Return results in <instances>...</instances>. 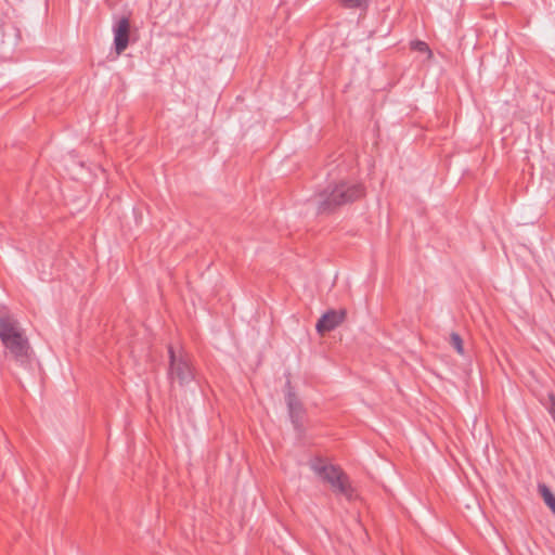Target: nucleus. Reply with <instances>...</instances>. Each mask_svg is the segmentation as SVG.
<instances>
[{
  "instance_id": "nucleus-1",
  "label": "nucleus",
  "mask_w": 555,
  "mask_h": 555,
  "mask_svg": "<svg viewBox=\"0 0 555 555\" xmlns=\"http://www.w3.org/2000/svg\"><path fill=\"white\" fill-rule=\"evenodd\" d=\"M0 340L5 348V357L22 367L29 365L33 357L29 340L17 320L8 313L0 314Z\"/></svg>"
},
{
  "instance_id": "nucleus-2",
  "label": "nucleus",
  "mask_w": 555,
  "mask_h": 555,
  "mask_svg": "<svg viewBox=\"0 0 555 555\" xmlns=\"http://www.w3.org/2000/svg\"><path fill=\"white\" fill-rule=\"evenodd\" d=\"M364 195V189L359 183H349L341 181L334 185H328L319 195L320 214H330L341 205L352 203Z\"/></svg>"
},
{
  "instance_id": "nucleus-3",
  "label": "nucleus",
  "mask_w": 555,
  "mask_h": 555,
  "mask_svg": "<svg viewBox=\"0 0 555 555\" xmlns=\"http://www.w3.org/2000/svg\"><path fill=\"white\" fill-rule=\"evenodd\" d=\"M168 356L169 366L167 375L171 386L178 383L180 387H186L191 382L195 380V367L191 356L186 351L183 349L176 350L172 346H169Z\"/></svg>"
},
{
  "instance_id": "nucleus-4",
  "label": "nucleus",
  "mask_w": 555,
  "mask_h": 555,
  "mask_svg": "<svg viewBox=\"0 0 555 555\" xmlns=\"http://www.w3.org/2000/svg\"><path fill=\"white\" fill-rule=\"evenodd\" d=\"M310 467L322 480L330 483L335 492L351 499L353 489L349 478L339 467L326 464L321 459L312 461Z\"/></svg>"
},
{
  "instance_id": "nucleus-5",
  "label": "nucleus",
  "mask_w": 555,
  "mask_h": 555,
  "mask_svg": "<svg viewBox=\"0 0 555 555\" xmlns=\"http://www.w3.org/2000/svg\"><path fill=\"white\" fill-rule=\"evenodd\" d=\"M346 318V310H328L325 312L317 323V331L320 334H324L326 332H331L339 326Z\"/></svg>"
},
{
  "instance_id": "nucleus-6",
  "label": "nucleus",
  "mask_w": 555,
  "mask_h": 555,
  "mask_svg": "<svg viewBox=\"0 0 555 555\" xmlns=\"http://www.w3.org/2000/svg\"><path fill=\"white\" fill-rule=\"evenodd\" d=\"M114 44L117 54H121L128 47L130 22L127 17H121L115 24L114 28Z\"/></svg>"
},
{
  "instance_id": "nucleus-7",
  "label": "nucleus",
  "mask_w": 555,
  "mask_h": 555,
  "mask_svg": "<svg viewBox=\"0 0 555 555\" xmlns=\"http://www.w3.org/2000/svg\"><path fill=\"white\" fill-rule=\"evenodd\" d=\"M285 399L292 423L297 430H300L305 417L304 405L292 389L287 391Z\"/></svg>"
},
{
  "instance_id": "nucleus-8",
  "label": "nucleus",
  "mask_w": 555,
  "mask_h": 555,
  "mask_svg": "<svg viewBox=\"0 0 555 555\" xmlns=\"http://www.w3.org/2000/svg\"><path fill=\"white\" fill-rule=\"evenodd\" d=\"M453 349L456 350L459 354H461L464 360V371L467 372L472 364L473 352L470 349H466L464 346L463 339L453 333Z\"/></svg>"
},
{
  "instance_id": "nucleus-9",
  "label": "nucleus",
  "mask_w": 555,
  "mask_h": 555,
  "mask_svg": "<svg viewBox=\"0 0 555 555\" xmlns=\"http://www.w3.org/2000/svg\"><path fill=\"white\" fill-rule=\"evenodd\" d=\"M538 492L542 496L544 503L550 507V509L555 515V495L553 494L551 489L545 483H539Z\"/></svg>"
},
{
  "instance_id": "nucleus-10",
  "label": "nucleus",
  "mask_w": 555,
  "mask_h": 555,
  "mask_svg": "<svg viewBox=\"0 0 555 555\" xmlns=\"http://www.w3.org/2000/svg\"><path fill=\"white\" fill-rule=\"evenodd\" d=\"M370 0H339L341 7L346 9H365Z\"/></svg>"
},
{
  "instance_id": "nucleus-11",
  "label": "nucleus",
  "mask_w": 555,
  "mask_h": 555,
  "mask_svg": "<svg viewBox=\"0 0 555 555\" xmlns=\"http://www.w3.org/2000/svg\"><path fill=\"white\" fill-rule=\"evenodd\" d=\"M411 49L420 53H428V55L431 54L428 44L424 41H412Z\"/></svg>"
}]
</instances>
